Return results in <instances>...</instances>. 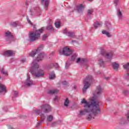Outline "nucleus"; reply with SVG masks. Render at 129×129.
<instances>
[{
	"instance_id": "obj_1",
	"label": "nucleus",
	"mask_w": 129,
	"mask_h": 129,
	"mask_svg": "<svg viewBox=\"0 0 129 129\" xmlns=\"http://www.w3.org/2000/svg\"><path fill=\"white\" fill-rule=\"evenodd\" d=\"M102 89L99 86L97 87L95 92L94 93V96L90 99V101L87 102L85 99H83L81 103L85 104L84 110L80 111L79 115H85L87 114L86 119L87 120L94 119L95 116H97L100 114L101 109L99 103V97Z\"/></svg>"
},
{
	"instance_id": "obj_2",
	"label": "nucleus",
	"mask_w": 129,
	"mask_h": 129,
	"mask_svg": "<svg viewBox=\"0 0 129 129\" xmlns=\"http://www.w3.org/2000/svg\"><path fill=\"white\" fill-rule=\"evenodd\" d=\"M45 57V53L41 52L40 53L37 58L36 60H34L31 63V67L30 68V72L33 76H35L37 78H39V77H42L44 76V71L42 70H39V64L37 62H40L44 59Z\"/></svg>"
},
{
	"instance_id": "obj_3",
	"label": "nucleus",
	"mask_w": 129,
	"mask_h": 129,
	"mask_svg": "<svg viewBox=\"0 0 129 129\" xmlns=\"http://www.w3.org/2000/svg\"><path fill=\"white\" fill-rule=\"evenodd\" d=\"M44 32V27L36 30V31H33L29 33V40L30 42H34L38 40L40 37H41V34Z\"/></svg>"
},
{
	"instance_id": "obj_4",
	"label": "nucleus",
	"mask_w": 129,
	"mask_h": 129,
	"mask_svg": "<svg viewBox=\"0 0 129 129\" xmlns=\"http://www.w3.org/2000/svg\"><path fill=\"white\" fill-rule=\"evenodd\" d=\"M93 82V77L91 75H87L86 78L84 80V88L83 89V93L84 94L86 91L91 85V82Z\"/></svg>"
},
{
	"instance_id": "obj_5",
	"label": "nucleus",
	"mask_w": 129,
	"mask_h": 129,
	"mask_svg": "<svg viewBox=\"0 0 129 129\" xmlns=\"http://www.w3.org/2000/svg\"><path fill=\"white\" fill-rule=\"evenodd\" d=\"M100 54L104 57H105L107 59H108L109 61H111V59H112V57H113V54L114 52L113 51H110L107 52L106 50L104 49H101Z\"/></svg>"
},
{
	"instance_id": "obj_6",
	"label": "nucleus",
	"mask_w": 129,
	"mask_h": 129,
	"mask_svg": "<svg viewBox=\"0 0 129 129\" xmlns=\"http://www.w3.org/2000/svg\"><path fill=\"white\" fill-rule=\"evenodd\" d=\"M60 55H64V56H68L72 55L73 50L71 49H62L58 50Z\"/></svg>"
},
{
	"instance_id": "obj_7",
	"label": "nucleus",
	"mask_w": 129,
	"mask_h": 129,
	"mask_svg": "<svg viewBox=\"0 0 129 129\" xmlns=\"http://www.w3.org/2000/svg\"><path fill=\"white\" fill-rule=\"evenodd\" d=\"M7 42L10 43L11 42H12L13 40H14V35L12 34V32L10 31H7L5 33L4 36Z\"/></svg>"
},
{
	"instance_id": "obj_8",
	"label": "nucleus",
	"mask_w": 129,
	"mask_h": 129,
	"mask_svg": "<svg viewBox=\"0 0 129 129\" xmlns=\"http://www.w3.org/2000/svg\"><path fill=\"white\" fill-rule=\"evenodd\" d=\"M40 107L44 113H49L52 110L51 106L47 104L41 105Z\"/></svg>"
},
{
	"instance_id": "obj_9",
	"label": "nucleus",
	"mask_w": 129,
	"mask_h": 129,
	"mask_svg": "<svg viewBox=\"0 0 129 129\" xmlns=\"http://www.w3.org/2000/svg\"><path fill=\"white\" fill-rule=\"evenodd\" d=\"M24 86L25 87H30V86H32V85H34V82L31 78H30V75H27V79L26 81L24 82Z\"/></svg>"
},
{
	"instance_id": "obj_10",
	"label": "nucleus",
	"mask_w": 129,
	"mask_h": 129,
	"mask_svg": "<svg viewBox=\"0 0 129 129\" xmlns=\"http://www.w3.org/2000/svg\"><path fill=\"white\" fill-rule=\"evenodd\" d=\"M124 69L126 70V74L124 76V78L125 80H128L129 79V62L126 63L125 65L123 66Z\"/></svg>"
},
{
	"instance_id": "obj_11",
	"label": "nucleus",
	"mask_w": 129,
	"mask_h": 129,
	"mask_svg": "<svg viewBox=\"0 0 129 129\" xmlns=\"http://www.w3.org/2000/svg\"><path fill=\"white\" fill-rule=\"evenodd\" d=\"M16 54V51L12 50H8L4 52L3 55L5 57H12L13 55Z\"/></svg>"
},
{
	"instance_id": "obj_12",
	"label": "nucleus",
	"mask_w": 129,
	"mask_h": 129,
	"mask_svg": "<svg viewBox=\"0 0 129 129\" xmlns=\"http://www.w3.org/2000/svg\"><path fill=\"white\" fill-rule=\"evenodd\" d=\"M79 62H81L82 65H85L86 67V69L88 68V65L87 64V60L85 58H78L77 60V63H79Z\"/></svg>"
},
{
	"instance_id": "obj_13",
	"label": "nucleus",
	"mask_w": 129,
	"mask_h": 129,
	"mask_svg": "<svg viewBox=\"0 0 129 129\" xmlns=\"http://www.w3.org/2000/svg\"><path fill=\"white\" fill-rule=\"evenodd\" d=\"M41 3L44 6V9L45 11L48 10L49 8V4H50V0H41Z\"/></svg>"
},
{
	"instance_id": "obj_14",
	"label": "nucleus",
	"mask_w": 129,
	"mask_h": 129,
	"mask_svg": "<svg viewBox=\"0 0 129 129\" xmlns=\"http://www.w3.org/2000/svg\"><path fill=\"white\" fill-rule=\"evenodd\" d=\"M41 51V49H33L29 53V56L30 57H35V55H37V54H39L40 52Z\"/></svg>"
},
{
	"instance_id": "obj_15",
	"label": "nucleus",
	"mask_w": 129,
	"mask_h": 129,
	"mask_svg": "<svg viewBox=\"0 0 129 129\" xmlns=\"http://www.w3.org/2000/svg\"><path fill=\"white\" fill-rule=\"evenodd\" d=\"M77 10L80 14L82 13V12L84 11V6H83L82 4L78 5L77 6Z\"/></svg>"
},
{
	"instance_id": "obj_16",
	"label": "nucleus",
	"mask_w": 129,
	"mask_h": 129,
	"mask_svg": "<svg viewBox=\"0 0 129 129\" xmlns=\"http://www.w3.org/2000/svg\"><path fill=\"white\" fill-rule=\"evenodd\" d=\"M42 111H43V110H42V109L41 110V109H37V110H35L34 111V112H35L36 114H40V117L41 118H45V115H44L43 113H42Z\"/></svg>"
},
{
	"instance_id": "obj_17",
	"label": "nucleus",
	"mask_w": 129,
	"mask_h": 129,
	"mask_svg": "<svg viewBox=\"0 0 129 129\" xmlns=\"http://www.w3.org/2000/svg\"><path fill=\"white\" fill-rule=\"evenodd\" d=\"M7 92V88L2 84L0 83V93Z\"/></svg>"
},
{
	"instance_id": "obj_18",
	"label": "nucleus",
	"mask_w": 129,
	"mask_h": 129,
	"mask_svg": "<svg viewBox=\"0 0 129 129\" xmlns=\"http://www.w3.org/2000/svg\"><path fill=\"white\" fill-rule=\"evenodd\" d=\"M102 33L103 35H106L108 38H111V37H112V35L110 34V33L107 31L106 30H103L102 31Z\"/></svg>"
},
{
	"instance_id": "obj_19",
	"label": "nucleus",
	"mask_w": 129,
	"mask_h": 129,
	"mask_svg": "<svg viewBox=\"0 0 129 129\" xmlns=\"http://www.w3.org/2000/svg\"><path fill=\"white\" fill-rule=\"evenodd\" d=\"M112 66L113 67V69L114 70H117L119 67V64H118L116 62H114L112 63Z\"/></svg>"
},
{
	"instance_id": "obj_20",
	"label": "nucleus",
	"mask_w": 129,
	"mask_h": 129,
	"mask_svg": "<svg viewBox=\"0 0 129 129\" xmlns=\"http://www.w3.org/2000/svg\"><path fill=\"white\" fill-rule=\"evenodd\" d=\"M101 26H102V22H96L94 24V27L95 29H97V28H99Z\"/></svg>"
},
{
	"instance_id": "obj_21",
	"label": "nucleus",
	"mask_w": 129,
	"mask_h": 129,
	"mask_svg": "<svg viewBox=\"0 0 129 129\" xmlns=\"http://www.w3.org/2000/svg\"><path fill=\"white\" fill-rule=\"evenodd\" d=\"M59 92V90L57 89H53L49 90L47 92L48 94H56V93Z\"/></svg>"
},
{
	"instance_id": "obj_22",
	"label": "nucleus",
	"mask_w": 129,
	"mask_h": 129,
	"mask_svg": "<svg viewBox=\"0 0 129 129\" xmlns=\"http://www.w3.org/2000/svg\"><path fill=\"white\" fill-rule=\"evenodd\" d=\"M117 15L120 20H122L123 17L122 16V13H121V11L120 10L118 9L117 11Z\"/></svg>"
},
{
	"instance_id": "obj_23",
	"label": "nucleus",
	"mask_w": 129,
	"mask_h": 129,
	"mask_svg": "<svg viewBox=\"0 0 129 129\" xmlns=\"http://www.w3.org/2000/svg\"><path fill=\"white\" fill-rule=\"evenodd\" d=\"M56 77V75H55V73L54 72H51V73L49 74V78L50 80H52V79H54Z\"/></svg>"
},
{
	"instance_id": "obj_24",
	"label": "nucleus",
	"mask_w": 129,
	"mask_h": 129,
	"mask_svg": "<svg viewBox=\"0 0 129 129\" xmlns=\"http://www.w3.org/2000/svg\"><path fill=\"white\" fill-rule=\"evenodd\" d=\"M46 30H48V31H51V32H54V31H55V29H54V28L51 25L47 26Z\"/></svg>"
},
{
	"instance_id": "obj_25",
	"label": "nucleus",
	"mask_w": 129,
	"mask_h": 129,
	"mask_svg": "<svg viewBox=\"0 0 129 129\" xmlns=\"http://www.w3.org/2000/svg\"><path fill=\"white\" fill-rule=\"evenodd\" d=\"M93 14V9H89L87 11V16L88 17H91Z\"/></svg>"
},
{
	"instance_id": "obj_26",
	"label": "nucleus",
	"mask_w": 129,
	"mask_h": 129,
	"mask_svg": "<svg viewBox=\"0 0 129 129\" xmlns=\"http://www.w3.org/2000/svg\"><path fill=\"white\" fill-rule=\"evenodd\" d=\"M53 115H49L47 117V121H48V122H51V121L53 120Z\"/></svg>"
},
{
	"instance_id": "obj_27",
	"label": "nucleus",
	"mask_w": 129,
	"mask_h": 129,
	"mask_svg": "<svg viewBox=\"0 0 129 129\" xmlns=\"http://www.w3.org/2000/svg\"><path fill=\"white\" fill-rule=\"evenodd\" d=\"M68 35L70 38H74L75 37V33L73 32H69Z\"/></svg>"
},
{
	"instance_id": "obj_28",
	"label": "nucleus",
	"mask_w": 129,
	"mask_h": 129,
	"mask_svg": "<svg viewBox=\"0 0 129 129\" xmlns=\"http://www.w3.org/2000/svg\"><path fill=\"white\" fill-rule=\"evenodd\" d=\"M0 71L2 74H4V75H8V72L5 71L4 68L1 69Z\"/></svg>"
},
{
	"instance_id": "obj_29",
	"label": "nucleus",
	"mask_w": 129,
	"mask_h": 129,
	"mask_svg": "<svg viewBox=\"0 0 129 129\" xmlns=\"http://www.w3.org/2000/svg\"><path fill=\"white\" fill-rule=\"evenodd\" d=\"M69 102H70L69 99H68V98H67L64 102V106H66V107L68 106V105H69Z\"/></svg>"
},
{
	"instance_id": "obj_30",
	"label": "nucleus",
	"mask_w": 129,
	"mask_h": 129,
	"mask_svg": "<svg viewBox=\"0 0 129 129\" xmlns=\"http://www.w3.org/2000/svg\"><path fill=\"white\" fill-rule=\"evenodd\" d=\"M42 118L41 120L39 122H38V123L36 125V127H39V126H40V125L42 124V122H43V121L45 120V118Z\"/></svg>"
},
{
	"instance_id": "obj_31",
	"label": "nucleus",
	"mask_w": 129,
	"mask_h": 129,
	"mask_svg": "<svg viewBox=\"0 0 129 129\" xmlns=\"http://www.w3.org/2000/svg\"><path fill=\"white\" fill-rule=\"evenodd\" d=\"M11 27H13V28H16V27H17V26H18V22L11 23Z\"/></svg>"
},
{
	"instance_id": "obj_32",
	"label": "nucleus",
	"mask_w": 129,
	"mask_h": 129,
	"mask_svg": "<svg viewBox=\"0 0 129 129\" xmlns=\"http://www.w3.org/2000/svg\"><path fill=\"white\" fill-rule=\"evenodd\" d=\"M99 64H100V66H104V61L103 59H100L99 60Z\"/></svg>"
},
{
	"instance_id": "obj_33",
	"label": "nucleus",
	"mask_w": 129,
	"mask_h": 129,
	"mask_svg": "<svg viewBox=\"0 0 129 129\" xmlns=\"http://www.w3.org/2000/svg\"><path fill=\"white\" fill-rule=\"evenodd\" d=\"M14 95L12 97L13 98H16V97H18V93L17 91H15L13 92Z\"/></svg>"
},
{
	"instance_id": "obj_34",
	"label": "nucleus",
	"mask_w": 129,
	"mask_h": 129,
	"mask_svg": "<svg viewBox=\"0 0 129 129\" xmlns=\"http://www.w3.org/2000/svg\"><path fill=\"white\" fill-rule=\"evenodd\" d=\"M105 24L107 27V30H109V29H110V24L108 22H106Z\"/></svg>"
},
{
	"instance_id": "obj_35",
	"label": "nucleus",
	"mask_w": 129,
	"mask_h": 129,
	"mask_svg": "<svg viewBox=\"0 0 129 129\" xmlns=\"http://www.w3.org/2000/svg\"><path fill=\"white\" fill-rule=\"evenodd\" d=\"M55 27L56 28H60V22H55Z\"/></svg>"
},
{
	"instance_id": "obj_36",
	"label": "nucleus",
	"mask_w": 129,
	"mask_h": 129,
	"mask_svg": "<svg viewBox=\"0 0 129 129\" xmlns=\"http://www.w3.org/2000/svg\"><path fill=\"white\" fill-rule=\"evenodd\" d=\"M54 67V63H51L50 64H48L47 67V69H52Z\"/></svg>"
},
{
	"instance_id": "obj_37",
	"label": "nucleus",
	"mask_w": 129,
	"mask_h": 129,
	"mask_svg": "<svg viewBox=\"0 0 129 129\" xmlns=\"http://www.w3.org/2000/svg\"><path fill=\"white\" fill-rule=\"evenodd\" d=\"M69 66H70V63L69 62L67 61L66 63V69H68V68H69Z\"/></svg>"
},
{
	"instance_id": "obj_38",
	"label": "nucleus",
	"mask_w": 129,
	"mask_h": 129,
	"mask_svg": "<svg viewBox=\"0 0 129 129\" xmlns=\"http://www.w3.org/2000/svg\"><path fill=\"white\" fill-rule=\"evenodd\" d=\"M119 0H114V4H115V7L118 5V2Z\"/></svg>"
},
{
	"instance_id": "obj_39",
	"label": "nucleus",
	"mask_w": 129,
	"mask_h": 129,
	"mask_svg": "<svg viewBox=\"0 0 129 129\" xmlns=\"http://www.w3.org/2000/svg\"><path fill=\"white\" fill-rule=\"evenodd\" d=\"M47 38H48V34H45L42 38V40L45 41V40H46Z\"/></svg>"
},
{
	"instance_id": "obj_40",
	"label": "nucleus",
	"mask_w": 129,
	"mask_h": 129,
	"mask_svg": "<svg viewBox=\"0 0 129 129\" xmlns=\"http://www.w3.org/2000/svg\"><path fill=\"white\" fill-rule=\"evenodd\" d=\"M123 94H124V95H127V94H128V91L127 90L123 91Z\"/></svg>"
},
{
	"instance_id": "obj_41",
	"label": "nucleus",
	"mask_w": 129,
	"mask_h": 129,
	"mask_svg": "<svg viewBox=\"0 0 129 129\" xmlns=\"http://www.w3.org/2000/svg\"><path fill=\"white\" fill-rule=\"evenodd\" d=\"M62 85L67 86L68 85V82H66V81H64L62 82Z\"/></svg>"
},
{
	"instance_id": "obj_42",
	"label": "nucleus",
	"mask_w": 129,
	"mask_h": 129,
	"mask_svg": "<svg viewBox=\"0 0 129 129\" xmlns=\"http://www.w3.org/2000/svg\"><path fill=\"white\" fill-rule=\"evenodd\" d=\"M43 48H44V45L40 44L39 46L37 48V49H43Z\"/></svg>"
},
{
	"instance_id": "obj_43",
	"label": "nucleus",
	"mask_w": 129,
	"mask_h": 129,
	"mask_svg": "<svg viewBox=\"0 0 129 129\" xmlns=\"http://www.w3.org/2000/svg\"><path fill=\"white\" fill-rule=\"evenodd\" d=\"M126 119L128 121H129V112L127 113L126 114Z\"/></svg>"
},
{
	"instance_id": "obj_44",
	"label": "nucleus",
	"mask_w": 129,
	"mask_h": 129,
	"mask_svg": "<svg viewBox=\"0 0 129 129\" xmlns=\"http://www.w3.org/2000/svg\"><path fill=\"white\" fill-rule=\"evenodd\" d=\"M27 21L28 24H30V25H31V26H33V23L31 22V20H29V18H27Z\"/></svg>"
},
{
	"instance_id": "obj_45",
	"label": "nucleus",
	"mask_w": 129,
	"mask_h": 129,
	"mask_svg": "<svg viewBox=\"0 0 129 129\" xmlns=\"http://www.w3.org/2000/svg\"><path fill=\"white\" fill-rule=\"evenodd\" d=\"M75 58H76V56L75 55H72L71 57L72 61H74L75 60Z\"/></svg>"
},
{
	"instance_id": "obj_46",
	"label": "nucleus",
	"mask_w": 129,
	"mask_h": 129,
	"mask_svg": "<svg viewBox=\"0 0 129 129\" xmlns=\"http://www.w3.org/2000/svg\"><path fill=\"white\" fill-rule=\"evenodd\" d=\"M4 111H7L8 110V106H4L3 107Z\"/></svg>"
},
{
	"instance_id": "obj_47",
	"label": "nucleus",
	"mask_w": 129,
	"mask_h": 129,
	"mask_svg": "<svg viewBox=\"0 0 129 129\" xmlns=\"http://www.w3.org/2000/svg\"><path fill=\"white\" fill-rule=\"evenodd\" d=\"M63 34H68V31H67V29H65L64 30H63Z\"/></svg>"
},
{
	"instance_id": "obj_48",
	"label": "nucleus",
	"mask_w": 129,
	"mask_h": 129,
	"mask_svg": "<svg viewBox=\"0 0 129 129\" xmlns=\"http://www.w3.org/2000/svg\"><path fill=\"white\" fill-rule=\"evenodd\" d=\"M54 67H55V68H59V65L58 63H55V64H54Z\"/></svg>"
},
{
	"instance_id": "obj_49",
	"label": "nucleus",
	"mask_w": 129,
	"mask_h": 129,
	"mask_svg": "<svg viewBox=\"0 0 129 129\" xmlns=\"http://www.w3.org/2000/svg\"><path fill=\"white\" fill-rule=\"evenodd\" d=\"M21 62H22V63H24V62H26V58H22L21 59Z\"/></svg>"
},
{
	"instance_id": "obj_50",
	"label": "nucleus",
	"mask_w": 129,
	"mask_h": 129,
	"mask_svg": "<svg viewBox=\"0 0 129 129\" xmlns=\"http://www.w3.org/2000/svg\"><path fill=\"white\" fill-rule=\"evenodd\" d=\"M56 100H58V96H55L54 98V101H56Z\"/></svg>"
},
{
	"instance_id": "obj_51",
	"label": "nucleus",
	"mask_w": 129,
	"mask_h": 129,
	"mask_svg": "<svg viewBox=\"0 0 129 129\" xmlns=\"http://www.w3.org/2000/svg\"><path fill=\"white\" fill-rule=\"evenodd\" d=\"M8 129H15V128L12 126H9Z\"/></svg>"
},
{
	"instance_id": "obj_52",
	"label": "nucleus",
	"mask_w": 129,
	"mask_h": 129,
	"mask_svg": "<svg viewBox=\"0 0 129 129\" xmlns=\"http://www.w3.org/2000/svg\"><path fill=\"white\" fill-rule=\"evenodd\" d=\"M62 49H70V47H69L68 46H65Z\"/></svg>"
},
{
	"instance_id": "obj_53",
	"label": "nucleus",
	"mask_w": 129,
	"mask_h": 129,
	"mask_svg": "<svg viewBox=\"0 0 129 129\" xmlns=\"http://www.w3.org/2000/svg\"><path fill=\"white\" fill-rule=\"evenodd\" d=\"M29 1H27L26 2V3H25V5H26V6H29Z\"/></svg>"
},
{
	"instance_id": "obj_54",
	"label": "nucleus",
	"mask_w": 129,
	"mask_h": 129,
	"mask_svg": "<svg viewBox=\"0 0 129 129\" xmlns=\"http://www.w3.org/2000/svg\"><path fill=\"white\" fill-rule=\"evenodd\" d=\"M105 79H106V80H108V79H109V77H107L105 78Z\"/></svg>"
},
{
	"instance_id": "obj_55",
	"label": "nucleus",
	"mask_w": 129,
	"mask_h": 129,
	"mask_svg": "<svg viewBox=\"0 0 129 129\" xmlns=\"http://www.w3.org/2000/svg\"><path fill=\"white\" fill-rule=\"evenodd\" d=\"M101 74V73L100 72H99V71H98L97 72V74Z\"/></svg>"
},
{
	"instance_id": "obj_56",
	"label": "nucleus",
	"mask_w": 129,
	"mask_h": 129,
	"mask_svg": "<svg viewBox=\"0 0 129 129\" xmlns=\"http://www.w3.org/2000/svg\"><path fill=\"white\" fill-rule=\"evenodd\" d=\"M72 43H76V40H73Z\"/></svg>"
},
{
	"instance_id": "obj_57",
	"label": "nucleus",
	"mask_w": 129,
	"mask_h": 129,
	"mask_svg": "<svg viewBox=\"0 0 129 129\" xmlns=\"http://www.w3.org/2000/svg\"><path fill=\"white\" fill-rule=\"evenodd\" d=\"M74 89H76V88H77V87H76V86H75L74 87Z\"/></svg>"
},
{
	"instance_id": "obj_58",
	"label": "nucleus",
	"mask_w": 129,
	"mask_h": 129,
	"mask_svg": "<svg viewBox=\"0 0 129 129\" xmlns=\"http://www.w3.org/2000/svg\"><path fill=\"white\" fill-rule=\"evenodd\" d=\"M127 24H128V25H129V20H128V21H127Z\"/></svg>"
},
{
	"instance_id": "obj_59",
	"label": "nucleus",
	"mask_w": 129,
	"mask_h": 129,
	"mask_svg": "<svg viewBox=\"0 0 129 129\" xmlns=\"http://www.w3.org/2000/svg\"><path fill=\"white\" fill-rule=\"evenodd\" d=\"M89 2H92L93 0H88Z\"/></svg>"
},
{
	"instance_id": "obj_60",
	"label": "nucleus",
	"mask_w": 129,
	"mask_h": 129,
	"mask_svg": "<svg viewBox=\"0 0 129 129\" xmlns=\"http://www.w3.org/2000/svg\"><path fill=\"white\" fill-rule=\"evenodd\" d=\"M121 123H125L121 122Z\"/></svg>"
},
{
	"instance_id": "obj_61",
	"label": "nucleus",
	"mask_w": 129,
	"mask_h": 129,
	"mask_svg": "<svg viewBox=\"0 0 129 129\" xmlns=\"http://www.w3.org/2000/svg\"><path fill=\"white\" fill-rule=\"evenodd\" d=\"M30 12L32 13V11H30Z\"/></svg>"
}]
</instances>
